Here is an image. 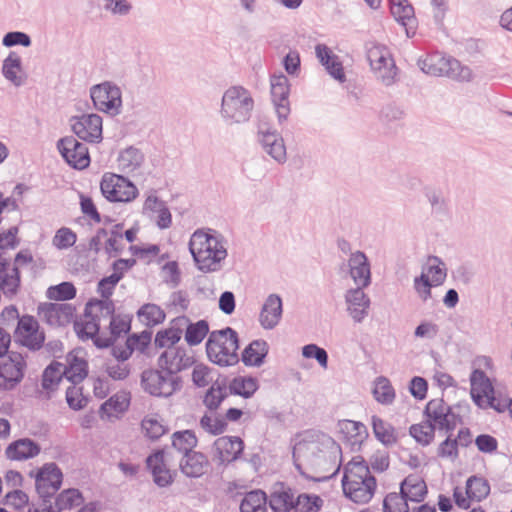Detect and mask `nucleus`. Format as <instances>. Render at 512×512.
<instances>
[{
	"label": "nucleus",
	"instance_id": "nucleus-53",
	"mask_svg": "<svg viewBox=\"0 0 512 512\" xmlns=\"http://www.w3.org/2000/svg\"><path fill=\"white\" fill-rule=\"evenodd\" d=\"M225 385L213 384L206 392L203 403L209 410H216L227 397Z\"/></svg>",
	"mask_w": 512,
	"mask_h": 512
},
{
	"label": "nucleus",
	"instance_id": "nucleus-27",
	"mask_svg": "<svg viewBox=\"0 0 512 512\" xmlns=\"http://www.w3.org/2000/svg\"><path fill=\"white\" fill-rule=\"evenodd\" d=\"M316 57L326 69L328 74L339 82H344L346 76L344 73L343 65L339 58L332 50L325 44H317L315 47Z\"/></svg>",
	"mask_w": 512,
	"mask_h": 512
},
{
	"label": "nucleus",
	"instance_id": "nucleus-18",
	"mask_svg": "<svg viewBox=\"0 0 512 512\" xmlns=\"http://www.w3.org/2000/svg\"><path fill=\"white\" fill-rule=\"evenodd\" d=\"M214 460L218 465H227L238 460L244 450V442L237 436H222L213 443Z\"/></svg>",
	"mask_w": 512,
	"mask_h": 512
},
{
	"label": "nucleus",
	"instance_id": "nucleus-36",
	"mask_svg": "<svg viewBox=\"0 0 512 512\" xmlns=\"http://www.w3.org/2000/svg\"><path fill=\"white\" fill-rule=\"evenodd\" d=\"M400 490L406 493L408 501L421 502L427 494L425 482L415 476L406 477L400 485Z\"/></svg>",
	"mask_w": 512,
	"mask_h": 512
},
{
	"label": "nucleus",
	"instance_id": "nucleus-63",
	"mask_svg": "<svg viewBox=\"0 0 512 512\" xmlns=\"http://www.w3.org/2000/svg\"><path fill=\"white\" fill-rule=\"evenodd\" d=\"M200 426L212 435H220L227 428V422L222 417H211L207 414L201 417Z\"/></svg>",
	"mask_w": 512,
	"mask_h": 512
},
{
	"label": "nucleus",
	"instance_id": "nucleus-16",
	"mask_svg": "<svg viewBox=\"0 0 512 512\" xmlns=\"http://www.w3.org/2000/svg\"><path fill=\"white\" fill-rule=\"evenodd\" d=\"M70 125L75 135L86 142L98 143L102 140V117L98 114L72 116Z\"/></svg>",
	"mask_w": 512,
	"mask_h": 512
},
{
	"label": "nucleus",
	"instance_id": "nucleus-15",
	"mask_svg": "<svg viewBox=\"0 0 512 512\" xmlns=\"http://www.w3.org/2000/svg\"><path fill=\"white\" fill-rule=\"evenodd\" d=\"M257 140L262 149L279 164L287 160L286 146L281 134L268 124H261L257 131Z\"/></svg>",
	"mask_w": 512,
	"mask_h": 512
},
{
	"label": "nucleus",
	"instance_id": "nucleus-14",
	"mask_svg": "<svg viewBox=\"0 0 512 512\" xmlns=\"http://www.w3.org/2000/svg\"><path fill=\"white\" fill-rule=\"evenodd\" d=\"M15 342L30 351H38L45 342L44 332L39 331L37 320L30 315L21 317L14 332Z\"/></svg>",
	"mask_w": 512,
	"mask_h": 512
},
{
	"label": "nucleus",
	"instance_id": "nucleus-13",
	"mask_svg": "<svg viewBox=\"0 0 512 512\" xmlns=\"http://www.w3.org/2000/svg\"><path fill=\"white\" fill-rule=\"evenodd\" d=\"M57 149L72 168L83 170L90 164V156L87 146L74 136H66L58 140Z\"/></svg>",
	"mask_w": 512,
	"mask_h": 512
},
{
	"label": "nucleus",
	"instance_id": "nucleus-29",
	"mask_svg": "<svg viewBox=\"0 0 512 512\" xmlns=\"http://www.w3.org/2000/svg\"><path fill=\"white\" fill-rule=\"evenodd\" d=\"M188 322V317L179 316L172 321V326L158 331L156 333L154 343L159 348L166 347L167 349L175 348L174 345L178 343L182 337L183 328L185 323Z\"/></svg>",
	"mask_w": 512,
	"mask_h": 512
},
{
	"label": "nucleus",
	"instance_id": "nucleus-7",
	"mask_svg": "<svg viewBox=\"0 0 512 512\" xmlns=\"http://www.w3.org/2000/svg\"><path fill=\"white\" fill-rule=\"evenodd\" d=\"M140 384L149 395L168 398L182 389V377L172 375L158 366L157 369H145L141 373Z\"/></svg>",
	"mask_w": 512,
	"mask_h": 512
},
{
	"label": "nucleus",
	"instance_id": "nucleus-10",
	"mask_svg": "<svg viewBox=\"0 0 512 512\" xmlns=\"http://www.w3.org/2000/svg\"><path fill=\"white\" fill-rule=\"evenodd\" d=\"M423 414L435 430L438 429L448 434H451L458 421L461 420L460 416L453 412L452 407L443 398L431 399L426 404Z\"/></svg>",
	"mask_w": 512,
	"mask_h": 512
},
{
	"label": "nucleus",
	"instance_id": "nucleus-30",
	"mask_svg": "<svg viewBox=\"0 0 512 512\" xmlns=\"http://www.w3.org/2000/svg\"><path fill=\"white\" fill-rule=\"evenodd\" d=\"M268 343L263 339L250 342L241 353V361L247 367H260L268 354Z\"/></svg>",
	"mask_w": 512,
	"mask_h": 512
},
{
	"label": "nucleus",
	"instance_id": "nucleus-45",
	"mask_svg": "<svg viewBox=\"0 0 512 512\" xmlns=\"http://www.w3.org/2000/svg\"><path fill=\"white\" fill-rule=\"evenodd\" d=\"M323 506V500L315 494H298L294 500L293 512H318Z\"/></svg>",
	"mask_w": 512,
	"mask_h": 512
},
{
	"label": "nucleus",
	"instance_id": "nucleus-59",
	"mask_svg": "<svg viewBox=\"0 0 512 512\" xmlns=\"http://www.w3.org/2000/svg\"><path fill=\"white\" fill-rule=\"evenodd\" d=\"M376 78L381 81L385 86H391L396 81L398 68L394 60L388 61L387 64L381 65L379 68L372 70Z\"/></svg>",
	"mask_w": 512,
	"mask_h": 512
},
{
	"label": "nucleus",
	"instance_id": "nucleus-1",
	"mask_svg": "<svg viewBox=\"0 0 512 512\" xmlns=\"http://www.w3.org/2000/svg\"><path fill=\"white\" fill-rule=\"evenodd\" d=\"M341 455L340 445L329 435L307 430L293 448V462L297 471L306 479L320 482L327 477H317V474L327 469Z\"/></svg>",
	"mask_w": 512,
	"mask_h": 512
},
{
	"label": "nucleus",
	"instance_id": "nucleus-37",
	"mask_svg": "<svg viewBox=\"0 0 512 512\" xmlns=\"http://www.w3.org/2000/svg\"><path fill=\"white\" fill-rule=\"evenodd\" d=\"M22 71V60L21 57L11 51L8 56L3 60L2 74L15 86H21L23 84L22 77L18 76L17 73Z\"/></svg>",
	"mask_w": 512,
	"mask_h": 512
},
{
	"label": "nucleus",
	"instance_id": "nucleus-41",
	"mask_svg": "<svg viewBox=\"0 0 512 512\" xmlns=\"http://www.w3.org/2000/svg\"><path fill=\"white\" fill-rule=\"evenodd\" d=\"M267 495L262 490H252L240 503L241 512H266Z\"/></svg>",
	"mask_w": 512,
	"mask_h": 512
},
{
	"label": "nucleus",
	"instance_id": "nucleus-54",
	"mask_svg": "<svg viewBox=\"0 0 512 512\" xmlns=\"http://www.w3.org/2000/svg\"><path fill=\"white\" fill-rule=\"evenodd\" d=\"M130 400L126 395L115 394L100 406L99 412L102 415L110 416L112 412H124L128 409Z\"/></svg>",
	"mask_w": 512,
	"mask_h": 512
},
{
	"label": "nucleus",
	"instance_id": "nucleus-6",
	"mask_svg": "<svg viewBox=\"0 0 512 512\" xmlns=\"http://www.w3.org/2000/svg\"><path fill=\"white\" fill-rule=\"evenodd\" d=\"M417 65L422 72L431 76H445L458 81H470L472 78L468 67H463L457 59L445 57L438 52L419 59Z\"/></svg>",
	"mask_w": 512,
	"mask_h": 512
},
{
	"label": "nucleus",
	"instance_id": "nucleus-49",
	"mask_svg": "<svg viewBox=\"0 0 512 512\" xmlns=\"http://www.w3.org/2000/svg\"><path fill=\"white\" fill-rule=\"evenodd\" d=\"M96 308L102 317H110L115 316V305L111 299H96L91 298L85 305L84 315L91 316L93 313V309Z\"/></svg>",
	"mask_w": 512,
	"mask_h": 512
},
{
	"label": "nucleus",
	"instance_id": "nucleus-60",
	"mask_svg": "<svg viewBox=\"0 0 512 512\" xmlns=\"http://www.w3.org/2000/svg\"><path fill=\"white\" fill-rule=\"evenodd\" d=\"M151 203L158 206L157 226L160 229L169 228L172 224V215L168 207L162 201H159L157 197H148L146 204L149 208H151Z\"/></svg>",
	"mask_w": 512,
	"mask_h": 512
},
{
	"label": "nucleus",
	"instance_id": "nucleus-47",
	"mask_svg": "<svg viewBox=\"0 0 512 512\" xmlns=\"http://www.w3.org/2000/svg\"><path fill=\"white\" fill-rule=\"evenodd\" d=\"M435 429L425 419L424 421L413 424L409 428V434L415 439V441L423 446H427L434 440Z\"/></svg>",
	"mask_w": 512,
	"mask_h": 512
},
{
	"label": "nucleus",
	"instance_id": "nucleus-58",
	"mask_svg": "<svg viewBox=\"0 0 512 512\" xmlns=\"http://www.w3.org/2000/svg\"><path fill=\"white\" fill-rule=\"evenodd\" d=\"M65 398L68 406L75 411L83 409L88 403V398L83 395L82 387H77L74 384L66 389Z\"/></svg>",
	"mask_w": 512,
	"mask_h": 512
},
{
	"label": "nucleus",
	"instance_id": "nucleus-62",
	"mask_svg": "<svg viewBox=\"0 0 512 512\" xmlns=\"http://www.w3.org/2000/svg\"><path fill=\"white\" fill-rule=\"evenodd\" d=\"M110 334L117 340L120 336L128 334L131 330V319L125 315L112 316L109 323Z\"/></svg>",
	"mask_w": 512,
	"mask_h": 512
},
{
	"label": "nucleus",
	"instance_id": "nucleus-52",
	"mask_svg": "<svg viewBox=\"0 0 512 512\" xmlns=\"http://www.w3.org/2000/svg\"><path fill=\"white\" fill-rule=\"evenodd\" d=\"M375 399L381 404H391L395 398V392L389 380L385 377H379L376 380L373 389Z\"/></svg>",
	"mask_w": 512,
	"mask_h": 512
},
{
	"label": "nucleus",
	"instance_id": "nucleus-44",
	"mask_svg": "<svg viewBox=\"0 0 512 512\" xmlns=\"http://www.w3.org/2000/svg\"><path fill=\"white\" fill-rule=\"evenodd\" d=\"M139 319L147 326H155L165 320L166 314L158 305L147 303L137 311Z\"/></svg>",
	"mask_w": 512,
	"mask_h": 512
},
{
	"label": "nucleus",
	"instance_id": "nucleus-43",
	"mask_svg": "<svg viewBox=\"0 0 512 512\" xmlns=\"http://www.w3.org/2000/svg\"><path fill=\"white\" fill-rule=\"evenodd\" d=\"M490 493V485L483 477L471 476L466 481V495L471 500L481 501Z\"/></svg>",
	"mask_w": 512,
	"mask_h": 512
},
{
	"label": "nucleus",
	"instance_id": "nucleus-9",
	"mask_svg": "<svg viewBox=\"0 0 512 512\" xmlns=\"http://www.w3.org/2000/svg\"><path fill=\"white\" fill-rule=\"evenodd\" d=\"M90 97L98 111L111 116L120 114L122 108V92L116 84L105 81L90 88Z\"/></svg>",
	"mask_w": 512,
	"mask_h": 512
},
{
	"label": "nucleus",
	"instance_id": "nucleus-55",
	"mask_svg": "<svg viewBox=\"0 0 512 512\" xmlns=\"http://www.w3.org/2000/svg\"><path fill=\"white\" fill-rule=\"evenodd\" d=\"M428 273L431 275V282L435 286L444 283L447 277V269L445 263L438 256L431 255L428 257Z\"/></svg>",
	"mask_w": 512,
	"mask_h": 512
},
{
	"label": "nucleus",
	"instance_id": "nucleus-50",
	"mask_svg": "<svg viewBox=\"0 0 512 512\" xmlns=\"http://www.w3.org/2000/svg\"><path fill=\"white\" fill-rule=\"evenodd\" d=\"M77 290L71 282H61L47 289V297L51 300L67 301L75 298Z\"/></svg>",
	"mask_w": 512,
	"mask_h": 512
},
{
	"label": "nucleus",
	"instance_id": "nucleus-28",
	"mask_svg": "<svg viewBox=\"0 0 512 512\" xmlns=\"http://www.w3.org/2000/svg\"><path fill=\"white\" fill-rule=\"evenodd\" d=\"M40 451L41 447L36 441L30 438H21L11 442L5 453L8 459L21 461L36 457Z\"/></svg>",
	"mask_w": 512,
	"mask_h": 512
},
{
	"label": "nucleus",
	"instance_id": "nucleus-38",
	"mask_svg": "<svg viewBox=\"0 0 512 512\" xmlns=\"http://www.w3.org/2000/svg\"><path fill=\"white\" fill-rule=\"evenodd\" d=\"M184 327V338L189 346H196L200 344L203 339L210 334L208 321L204 319L194 323L188 319V322L185 323Z\"/></svg>",
	"mask_w": 512,
	"mask_h": 512
},
{
	"label": "nucleus",
	"instance_id": "nucleus-4",
	"mask_svg": "<svg viewBox=\"0 0 512 512\" xmlns=\"http://www.w3.org/2000/svg\"><path fill=\"white\" fill-rule=\"evenodd\" d=\"M240 339L235 329L225 327L210 332L206 341V354L208 359L220 367L236 365L240 358L238 349Z\"/></svg>",
	"mask_w": 512,
	"mask_h": 512
},
{
	"label": "nucleus",
	"instance_id": "nucleus-11",
	"mask_svg": "<svg viewBox=\"0 0 512 512\" xmlns=\"http://www.w3.org/2000/svg\"><path fill=\"white\" fill-rule=\"evenodd\" d=\"M100 189L110 202H130L138 195L136 186L128 178L111 173L103 175Z\"/></svg>",
	"mask_w": 512,
	"mask_h": 512
},
{
	"label": "nucleus",
	"instance_id": "nucleus-17",
	"mask_svg": "<svg viewBox=\"0 0 512 512\" xmlns=\"http://www.w3.org/2000/svg\"><path fill=\"white\" fill-rule=\"evenodd\" d=\"M271 99L274 104L278 121L281 124L290 113L289 93L290 84L284 74L273 75L270 78Z\"/></svg>",
	"mask_w": 512,
	"mask_h": 512
},
{
	"label": "nucleus",
	"instance_id": "nucleus-57",
	"mask_svg": "<svg viewBox=\"0 0 512 512\" xmlns=\"http://www.w3.org/2000/svg\"><path fill=\"white\" fill-rule=\"evenodd\" d=\"M342 430L347 431V433L351 436L352 445L361 444L368 437L367 427L358 421L353 420H345L342 423Z\"/></svg>",
	"mask_w": 512,
	"mask_h": 512
},
{
	"label": "nucleus",
	"instance_id": "nucleus-61",
	"mask_svg": "<svg viewBox=\"0 0 512 512\" xmlns=\"http://www.w3.org/2000/svg\"><path fill=\"white\" fill-rule=\"evenodd\" d=\"M77 241V235L70 228L61 227L53 237V245L62 250L72 247Z\"/></svg>",
	"mask_w": 512,
	"mask_h": 512
},
{
	"label": "nucleus",
	"instance_id": "nucleus-12",
	"mask_svg": "<svg viewBox=\"0 0 512 512\" xmlns=\"http://www.w3.org/2000/svg\"><path fill=\"white\" fill-rule=\"evenodd\" d=\"M27 364L25 357L15 351L0 358V390L10 391L16 388L24 378Z\"/></svg>",
	"mask_w": 512,
	"mask_h": 512
},
{
	"label": "nucleus",
	"instance_id": "nucleus-48",
	"mask_svg": "<svg viewBox=\"0 0 512 512\" xmlns=\"http://www.w3.org/2000/svg\"><path fill=\"white\" fill-rule=\"evenodd\" d=\"M406 493L400 490V493H388L383 500V512H409L408 499Z\"/></svg>",
	"mask_w": 512,
	"mask_h": 512
},
{
	"label": "nucleus",
	"instance_id": "nucleus-5",
	"mask_svg": "<svg viewBox=\"0 0 512 512\" xmlns=\"http://www.w3.org/2000/svg\"><path fill=\"white\" fill-rule=\"evenodd\" d=\"M253 109L254 100L246 88L232 86L224 92L220 114L226 124L234 125L248 122Z\"/></svg>",
	"mask_w": 512,
	"mask_h": 512
},
{
	"label": "nucleus",
	"instance_id": "nucleus-31",
	"mask_svg": "<svg viewBox=\"0 0 512 512\" xmlns=\"http://www.w3.org/2000/svg\"><path fill=\"white\" fill-rule=\"evenodd\" d=\"M66 360L67 365L63 364V375L69 382L77 385L87 377L88 363L72 352L68 353Z\"/></svg>",
	"mask_w": 512,
	"mask_h": 512
},
{
	"label": "nucleus",
	"instance_id": "nucleus-39",
	"mask_svg": "<svg viewBox=\"0 0 512 512\" xmlns=\"http://www.w3.org/2000/svg\"><path fill=\"white\" fill-rule=\"evenodd\" d=\"M373 433L378 441L385 446H391L397 442L394 427L382 420L380 417L373 415L371 419Z\"/></svg>",
	"mask_w": 512,
	"mask_h": 512
},
{
	"label": "nucleus",
	"instance_id": "nucleus-64",
	"mask_svg": "<svg viewBox=\"0 0 512 512\" xmlns=\"http://www.w3.org/2000/svg\"><path fill=\"white\" fill-rule=\"evenodd\" d=\"M302 355L308 359H315L322 368L328 366V353L316 344H307L302 348Z\"/></svg>",
	"mask_w": 512,
	"mask_h": 512
},
{
	"label": "nucleus",
	"instance_id": "nucleus-23",
	"mask_svg": "<svg viewBox=\"0 0 512 512\" xmlns=\"http://www.w3.org/2000/svg\"><path fill=\"white\" fill-rule=\"evenodd\" d=\"M9 266L8 259L0 255V293L12 299L20 288L21 275L18 267L13 266L9 269Z\"/></svg>",
	"mask_w": 512,
	"mask_h": 512
},
{
	"label": "nucleus",
	"instance_id": "nucleus-42",
	"mask_svg": "<svg viewBox=\"0 0 512 512\" xmlns=\"http://www.w3.org/2000/svg\"><path fill=\"white\" fill-rule=\"evenodd\" d=\"M84 499L82 493L75 488L63 490L55 499V512H61L66 509H72L80 506Z\"/></svg>",
	"mask_w": 512,
	"mask_h": 512
},
{
	"label": "nucleus",
	"instance_id": "nucleus-24",
	"mask_svg": "<svg viewBox=\"0 0 512 512\" xmlns=\"http://www.w3.org/2000/svg\"><path fill=\"white\" fill-rule=\"evenodd\" d=\"M349 274L357 286L367 287L371 283L370 263L362 251L351 253L348 264Z\"/></svg>",
	"mask_w": 512,
	"mask_h": 512
},
{
	"label": "nucleus",
	"instance_id": "nucleus-33",
	"mask_svg": "<svg viewBox=\"0 0 512 512\" xmlns=\"http://www.w3.org/2000/svg\"><path fill=\"white\" fill-rule=\"evenodd\" d=\"M258 388V380L256 377L252 376L234 377L228 385V390L231 395L241 396L244 399L251 398Z\"/></svg>",
	"mask_w": 512,
	"mask_h": 512
},
{
	"label": "nucleus",
	"instance_id": "nucleus-2",
	"mask_svg": "<svg viewBox=\"0 0 512 512\" xmlns=\"http://www.w3.org/2000/svg\"><path fill=\"white\" fill-rule=\"evenodd\" d=\"M227 241L216 230L197 229L189 240V251L196 267L203 273L217 272L222 268V262L228 252Z\"/></svg>",
	"mask_w": 512,
	"mask_h": 512
},
{
	"label": "nucleus",
	"instance_id": "nucleus-46",
	"mask_svg": "<svg viewBox=\"0 0 512 512\" xmlns=\"http://www.w3.org/2000/svg\"><path fill=\"white\" fill-rule=\"evenodd\" d=\"M63 364L60 362H52L43 371L41 386L44 390H54L62 380Z\"/></svg>",
	"mask_w": 512,
	"mask_h": 512
},
{
	"label": "nucleus",
	"instance_id": "nucleus-19",
	"mask_svg": "<svg viewBox=\"0 0 512 512\" xmlns=\"http://www.w3.org/2000/svg\"><path fill=\"white\" fill-rule=\"evenodd\" d=\"M194 363V358L187 355V350L184 347L166 349L157 360L158 366L172 375H179L180 372L190 368Z\"/></svg>",
	"mask_w": 512,
	"mask_h": 512
},
{
	"label": "nucleus",
	"instance_id": "nucleus-20",
	"mask_svg": "<svg viewBox=\"0 0 512 512\" xmlns=\"http://www.w3.org/2000/svg\"><path fill=\"white\" fill-rule=\"evenodd\" d=\"M295 491L284 482H276L270 490L269 503L273 512H290L294 508Z\"/></svg>",
	"mask_w": 512,
	"mask_h": 512
},
{
	"label": "nucleus",
	"instance_id": "nucleus-8",
	"mask_svg": "<svg viewBox=\"0 0 512 512\" xmlns=\"http://www.w3.org/2000/svg\"><path fill=\"white\" fill-rule=\"evenodd\" d=\"M30 477L35 478L36 491L43 504L50 503L51 498L61 488L63 473L54 462L45 463L36 472L31 471Z\"/></svg>",
	"mask_w": 512,
	"mask_h": 512
},
{
	"label": "nucleus",
	"instance_id": "nucleus-32",
	"mask_svg": "<svg viewBox=\"0 0 512 512\" xmlns=\"http://www.w3.org/2000/svg\"><path fill=\"white\" fill-rule=\"evenodd\" d=\"M390 11L394 19L406 27L407 36L410 37L409 30L415 23L414 8L408 0H389Z\"/></svg>",
	"mask_w": 512,
	"mask_h": 512
},
{
	"label": "nucleus",
	"instance_id": "nucleus-51",
	"mask_svg": "<svg viewBox=\"0 0 512 512\" xmlns=\"http://www.w3.org/2000/svg\"><path fill=\"white\" fill-rule=\"evenodd\" d=\"M90 318L86 322H76L74 324V329L78 335V337L82 340L91 339L93 336L99 333L100 331V319L97 314H92L91 316H86Z\"/></svg>",
	"mask_w": 512,
	"mask_h": 512
},
{
	"label": "nucleus",
	"instance_id": "nucleus-25",
	"mask_svg": "<svg viewBox=\"0 0 512 512\" xmlns=\"http://www.w3.org/2000/svg\"><path fill=\"white\" fill-rule=\"evenodd\" d=\"M208 457L199 451H192L182 456L179 462L180 471L189 478H199L209 469Z\"/></svg>",
	"mask_w": 512,
	"mask_h": 512
},
{
	"label": "nucleus",
	"instance_id": "nucleus-34",
	"mask_svg": "<svg viewBox=\"0 0 512 512\" xmlns=\"http://www.w3.org/2000/svg\"><path fill=\"white\" fill-rule=\"evenodd\" d=\"M366 57L371 69L379 68L388 61L394 60L389 49L378 42L368 41L365 43Z\"/></svg>",
	"mask_w": 512,
	"mask_h": 512
},
{
	"label": "nucleus",
	"instance_id": "nucleus-22",
	"mask_svg": "<svg viewBox=\"0 0 512 512\" xmlns=\"http://www.w3.org/2000/svg\"><path fill=\"white\" fill-rule=\"evenodd\" d=\"M282 313V298L278 294H270L262 305L259 314V323L262 328L272 330L279 324L282 318Z\"/></svg>",
	"mask_w": 512,
	"mask_h": 512
},
{
	"label": "nucleus",
	"instance_id": "nucleus-35",
	"mask_svg": "<svg viewBox=\"0 0 512 512\" xmlns=\"http://www.w3.org/2000/svg\"><path fill=\"white\" fill-rule=\"evenodd\" d=\"M117 161L122 172L131 173L142 165L144 155L138 148L130 146L120 152Z\"/></svg>",
	"mask_w": 512,
	"mask_h": 512
},
{
	"label": "nucleus",
	"instance_id": "nucleus-3",
	"mask_svg": "<svg viewBox=\"0 0 512 512\" xmlns=\"http://www.w3.org/2000/svg\"><path fill=\"white\" fill-rule=\"evenodd\" d=\"M341 483L345 497L356 504L370 502L377 489L376 478L362 456H355L346 464Z\"/></svg>",
	"mask_w": 512,
	"mask_h": 512
},
{
	"label": "nucleus",
	"instance_id": "nucleus-56",
	"mask_svg": "<svg viewBox=\"0 0 512 512\" xmlns=\"http://www.w3.org/2000/svg\"><path fill=\"white\" fill-rule=\"evenodd\" d=\"M471 390L483 392L484 395L494 393V387L486 375L481 369H475L470 376Z\"/></svg>",
	"mask_w": 512,
	"mask_h": 512
},
{
	"label": "nucleus",
	"instance_id": "nucleus-21",
	"mask_svg": "<svg viewBox=\"0 0 512 512\" xmlns=\"http://www.w3.org/2000/svg\"><path fill=\"white\" fill-rule=\"evenodd\" d=\"M362 286L349 289L345 295L347 311L356 323H361L368 315L370 298L363 291Z\"/></svg>",
	"mask_w": 512,
	"mask_h": 512
},
{
	"label": "nucleus",
	"instance_id": "nucleus-26",
	"mask_svg": "<svg viewBox=\"0 0 512 512\" xmlns=\"http://www.w3.org/2000/svg\"><path fill=\"white\" fill-rule=\"evenodd\" d=\"M147 468L153 476L154 483L159 487H167L173 482L171 471L164 462V450L158 449L146 459Z\"/></svg>",
	"mask_w": 512,
	"mask_h": 512
},
{
	"label": "nucleus",
	"instance_id": "nucleus-40",
	"mask_svg": "<svg viewBox=\"0 0 512 512\" xmlns=\"http://www.w3.org/2000/svg\"><path fill=\"white\" fill-rule=\"evenodd\" d=\"M172 446L183 455L194 451L198 445V438L193 430L176 431L172 434Z\"/></svg>",
	"mask_w": 512,
	"mask_h": 512
}]
</instances>
